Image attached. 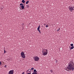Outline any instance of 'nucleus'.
<instances>
[{
	"mask_svg": "<svg viewBox=\"0 0 74 74\" xmlns=\"http://www.w3.org/2000/svg\"><path fill=\"white\" fill-rule=\"evenodd\" d=\"M65 70L69 71V70L73 71L74 70V63L73 62H71L70 63L68 64L67 68H65Z\"/></svg>",
	"mask_w": 74,
	"mask_h": 74,
	"instance_id": "nucleus-1",
	"label": "nucleus"
},
{
	"mask_svg": "<svg viewBox=\"0 0 74 74\" xmlns=\"http://www.w3.org/2000/svg\"><path fill=\"white\" fill-rule=\"evenodd\" d=\"M42 53L43 56H45L48 54V50L45 49H43Z\"/></svg>",
	"mask_w": 74,
	"mask_h": 74,
	"instance_id": "nucleus-2",
	"label": "nucleus"
},
{
	"mask_svg": "<svg viewBox=\"0 0 74 74\" xmlns=\"http://www.w3.org/2000/svg\"><path fill=\"white\" fill-rule=\"evenodd\" d=\"M34 59V61H38L39 60V58L38 56H35Z\"/></svg>",
	"mask_w": 74,
	"mask_h": 74,
	"instance_id": "nucleus-3",
	"label": "nucleus"
},
{
	"mask_svg": "<svg viewBox=\"0 0 74 74\" xmlns=\"http://www.w3.org/2000/svg\"><path fill=\"white\" fill-rule=\"evenodd\" d=\"M21 57L23 58H25V54L23 52H22L21 53Z\"/></svg>",
	"mask_w": 74,
	"mask_h": 74,
	"instance_id": "nucleus-4",
	"label": "nucleus"
},
{
	"mask_svg": "<svg viewBox=\"0 0 74 74\" xmlns=\"http://www.w3.org/2000/svg\"><path fill=\"white\" fill-rule=\"evenodd\" d=\"M69 10L70 12H72V11L74 10V9L73 7H70V6H69Z\"/></svg>",
	"mask_w": 74,
	"mask_h": 74,
	"instance_id": "nucleus-5",
	"label": "nucleus"
},
{
	"mask_svg": "<svg viewBox=\"0 0 74 74\" xmlns=\"http://www.w3.org/2000/svg\"><path fill=\"white\" fill-rule=\"evenodd\" d=\"M14 71L13 70H11L9 72V74H13L14 73Z\"/></svg>",
	"mask_w": 74,
	"mask_h": 74,
	"instance_id": "nucleus-6",
	"label": "nucleus"
},
{
	"mask_svg": "<svg viewBox=\"0 0 74 74\" xmlns=\"http://www.w3.org/2000/svg\"><path fill=\"white\" fill-rule=\"evenodd\" d=\"M20 5H22L21 6V8L22 9H23L24 8V6L23 5V3H21L20 4Z\"/></svg>",
	"mask_w": 74,
	"mask_h": 74,
	"instance_id": "nucleus-7",
	"label": "nucleus"
},
{
	"mask_svg": "<svg viewBox=\"0 0 74 74\" xmlns=\"http://www.w3.org/2000/svg\"><path fill=\"white\" fill-rule=\"evenodd\" d=\"M60 28H58V29H57V31H58L60 30Z\"/></svg>",
	"mask_w": 74,
	"mask_h": 74,
	"instance_id": "nucleus-8",
	"label": "nucleus"
},
{
	"mask_svg": "<svg viewBox=\"0 0 74 74\" xmlns=\"http://www.w3.org/2000/svg\"><path fill=\"white\" fill-rule=\"evenodd\" d=\"M74 48V47L73 46L71 47V49H73Z\"/></svg>",
	"mask_w": 74,
	"mask_h": 74,
	"instance_id": "nucleus-9",
	"label": "nucleus"
},
{
	"mask_svg": "<svg viewBox=\"0 0 74 74\" xmlns=\"http://www.w3.org/2000/svg\"><path fill=\"white\" fill-rule=\"evenodd\" d=\"M25 2V1L24 0H22V2L23 3H24Z\"/></svg>",
	"mask_w": 74,
	"mask_h": 74,
	"instance_id": "nucleus-10",
	"label": "nucleus"
},
{
	"mask_svg": "<svg viewBox=\"0 0 74 74\" xmlns=\"http://www.w3.org/2000/svg\"><path fill=\"white\" fill-rule=\"evenodd\" d=\"M32 74H37L36 72H33Z\"/></svg>",
	"mask_w": 74,
	"mask_h": 74,
	"instance_id": "nucleus-11",
	"label": "nucleus"
},
{
	"mask_svg": "<svg viewBox=\"0 0 74 74\" xmlns=\"http://www.w3.org/2000/svg\"><path fill=\"white\" fill-rule=\"evenodd\" d=\"M29 2V1H27L26 2V4H27Z\"/></svg>",
	"mask_w": 74,
	"mask_h": 74,
	"instance_id": "nucleus-12",
	"label": "nucleus"
},
{
	"mask_svg": "<svg viewBox=\"0 0 74 74\" xmlns=\"http://www.w3.org/2000/svg\"><path fill=\"white\" fill-rule=\"evenodd\" d=\"M30 72H28V71H27L26 73L27 74L28 73H29Z\"/></svg>",
	"mask_w": 74,
	"mask_h": 74,
	"instance_id": "nucleus-13",
	"label": "nucleus"
},
{
	"mask_svg": "<svg viewBox=\"0 0 74 74\" xmlns=\"http://www.w3.org/2000/svg\"><path fill=\"white\" fill-rule=\"evenodd\" d=\"M27 71H28V72H31V70L29 69Z\"/></svg>",
	"mask_w": 74,
	"mask_h": 74,
	"instance_id": "nucleus-14",
	"label": "nucleus"
},
{
	"mask_svg": "<svg viewBox=\"0 0 74 74\" xmlns=\"http://www.w3.org/2000/svg\"><path fill=\"white\" fill-rule=\"evenodd\" d=\"M34 72H37V71H36V69H34Z\"/></svg>",
	"mask_w": 74,
	"mask_h": 74,
	"instance_id": "nucleus-15",
	"label": "nucleus"
},
{
	"mask_svg": "<svg viewBox=\"0 0 74 74\" xmlns=\"http://www.w3.org/2000/svg\"><path fill=\"white\" fill-rule=\"evenodd\" d=\"M73 44H71V46H73Z\"/></svg>",
	"mask_w": 74,
	"mask_h": 74,
	"instance_id": "nucleus-16",
	"label": "nucleus"
},
{
	"mask_svg": "<svg viewBox=\"0 0 74 74\" xmlns=\"http://www.w3.org/2000/svg\"><path fill=\"white\" fill-rule=\"evenodd\" d=\"M40 28L38 27V28L37 29L38 30H40Z\"/></svg>",
	"mask_w": 74,
	"mask_h": 74,
	"instance_id": "nucleus-17",
	"label": "nucleus"
},
{
	"mask_svg": "<svg viewBox=\"0 0 74 74\" xmlns=\"http://www.w3.org/2000/svg\"><path fill=\"white\" fill-rule=\"evenodd\" d=\"M5 53V49L4 50V53Z\"/></svg>",
	"mask_w": 74,
	"mask_h": 74,
	"instance_id": "nucleus-18",
	"label": "nucleus"
},
{
	"mask_svg": "<svg viewBox=\"0 0 74 74\" xmlns=\"http://www.w3.org/2000/svg\"><path fill=\"white\" fill-rule=\"evenodd\" d=\"M34 69V68H32L31 69L32 70H33Z\"/></svg>",
	"mask_w": 74,
	"mask_h": 74,
	"instance_id": "nucleus-19",
	"label": "nucleus"
},
{
	"mask_svg": "<svg viewBox=\"0 0 74 74\" xmlns=\"http://www.w3.org/2000/svg\"><path fill=\"white\" fill-rule=\"evenodd\" d=\"M46 27H48V25H47L46 26Z\"/></svg>",
	"mask_w": 74,
	"mask_h": 74,
	"instance_id": "nucleus-20",
	"label": "nucleus"
},
{
	"mask_svg": "<svg viewBox=\"0 0 74 74\" xmlns=\"http://www.w3.org/2000/svg\"><path fill=\"white\" fill-rule=\"evenodd\" d=\"M51 73H52L53 72V71L52 70H51Z\"/></svg>",
	"mask_w": 74,
	"mask_h": 74,
	"instance_id": "nucleus-21",
	"label": "nucleus"
},
{
	"mask_svg": "<svg viewBox=\"0 0 74 74\" xmlns=\"http://www.w3.org/2000/svg\"><path fill=\"white\" fill-rule=\"evenodd\" d=\"M38 32H39L40 33H41V32H40V30H38Z\"/></svg>",
	"mask_w": 74,
	"mask_h": 74,
	"instance_id": "nucleus-22",
	"label": "nucleus"
},
{
	"mask_svg": "<svg viewBox=\"0 0 74 74\" xmlns=\"http://www.w3.org/2000/svg\"><path fill=\"white\" fill-rule=\"evenodd\" d=\"M4 67L5 68H6L7 67V65H5V66H4Z\"/></svg>",
	"mask_w": 74,
	"mask_h": 74,
	"instance_id": "nucleus-23",
	"label": "nucleus"
},
{
	"mask_svg": "<svg viewBox=\"0 0 74 74\" xmlns=\"http://www.w3.org/2000/svg\"><path fill=\"white\" fill-rule=\"evenodd\" d=\"M22 74H25L24 72H23Z\"/></svg>",
	"mask_w": 74,
	"mask_h": 74,
	"instance_id": "nucleus-24",
	"label": "nucleus"
},
{
	"mask_svg": "<svg viewBox=\"0 0 74 74\" xmlns=\"http://www.w3.org/2000/svg\"><path fill=\"white\" fill-rule=\"evenodd\" d=\"M40 26L39 25L38 28H40Z\"/></svg>",
	"mask_w": 74,
	"mask_h": 74,
	"instance_id": "nucleus-25",
	"label": "nucleus"
},
{
	"mask_svg": "<svg viewBox=\"0 0 74 74\" xmlns=\"http://www.w3.org/2000/svg\"><path fill=\"white\" fill-rule=\"evenodd\" d=\"M31 73H27V74H31Z\"/></svg>",
	"mask_w": 74,
	"mask_h": 74,
	"instance_id": "nucleus-26",
	"label": "nucleus"
},
{
	"mask_svg": "<svg viewBox=\"0 0 74 74\" xmlns=\"http://www.w3.org/2000/svg\"><path fill=\"white\" fill-rule=\"evenodd\" d=\"M1 64V62H0V65Z\"/></svg>",
	"mask_w": 74,
	"mask_h": 74,
	"instance_id": "nucleus-27",
	"label": "nucleus"
},
{
	"mask_svg": "<svg viewBox=\"0 0 74 74\" xmlns=\"http://www.w3.org/2000/svg\"><path fill=\"white\" fill-rule=\"evenodd\" d=\"M27 6L28 7H29V6H28V5H27Z\"/></svg>",
	"mask_w": 74,
	"mask_h": 74,
	"instance_id": "nucleus-28",
	"label": "nucleus"
},
{
	"mask_svg": "<svg viewBox=\"0 0 74 74\" xmlns=\"http://www.w3.org/2000/svg\"><path fill=\"white\" fill-rule=\"evenodd\" d=\"M56 63H57V61L56 60Z\"/></svg>",
	"mask_w": 74,
	"mask_h": 74,
	"instance_id": "nucleus-29",
	"label": "nucleus"
},
{
	"mask_svg": "<svg viewBox=\"0 0 74 74\" xmlns=\"http://www.w3.org/2000/svg\"><path fill=\"white\" fill-rule=\"evenodd\" d=\"M73 8H74V6H73Z\"/></svg>",
	"mask_w": 74,
	"mask_h": 74,
	"instance_id": "nucleus-30",
	"label": "nucleus"
},
{
	"mask_svg": "<svg viewBox=\"0 0 74 74\" xmlns=\"http://www.w3.org/2000/svg\"><path fill=\"white\" fill-rule=\"evenodd\" d=\"M24 24H23V25H24Z\"/></svg>",
	"mask_w": 74,
	"mask_h": 74,
	"instance_id": "nucleus-31",
	"label": "nucleus"
},
{
	"mask_svg": "<svg viewBox=\"0 0 74 74\" xmlns=\"http://www.w3.org/2000/svg\"><path fill=\"white\" fill-rule=\"evenodd\" d=\"M46 24H45V25Z\"/></svg>",
	"mask_w": 74,
	"mask_h": 74,
	"instance_id": "nucleus-32",
	"label": "nucleus"
},
{
	"mask_svg": "<svg viewBox=\"0 0 74 74\" xmlns=\"http://www.w3.org/2000/svg\"><path fill=\"white\" fill-rule=\"evenodd\" d=\"M71 50V49H70V50Z\"/></svg>",
	"mask_w": 74,
	"mask_h": 74,
	"instance_id": "nucleus-33",
	"label": "nucleus"
}]
</instances>
